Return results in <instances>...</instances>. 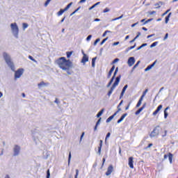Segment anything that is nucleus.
<instances>
[{
    "label": "nucleus",
    "instance_id": "1",
    "mask_svg": "<svg viewBox=\"0 0 178 178\" xmlns=\"http://www.w3.org/2000/svg\"><path fill=\"white\" fill-rule=\"evenodd\" d=\"M56 63L60 69L66 72L68 76H71L73 73L72 70L73 68V63L70 60H67L65 57H60L56 60Z\"/></svg>",
    "mask_w": 178,
    "mask_h": 178
},
{
    "label": "nucleus",
    "instance_id": "2",
    "mask_svg": "<svg viewBox=\"0 0 178 178\" xmlns=\"http://www.w3.org/2000/svg\"><path fill=\"white\" fill-rule=\"evenodd\" d=\"M3 59L6 60V63H7L8 66H9V67H10V69H11V70H13V72H15V65L13 64V62H12L10 56H9V54H8V53L3 52Z\"/></svg>",
    "mask_w": 178,
    "mask_h": 178
},
{
    "label": "nucleus",
    "instance_id": "3",
    "mask_svg": "<svg viewBox=\"0 0 178 178\" xmlns=\"http://www.w3.org/2000/svg\"><path fill=\"white\" fill-rule=\"evenodd\" d=\"M10 27L14 37H15V38H19V26H17V24H16V22L12 23Z\"/></svg>",
    "mask_w": 178,
    "mask_h": 178
},
{
    "label": "nucleus",
    "instance_id": "4",
    "mask_svg": "<svg viewBox=\"0 0 178 178\" xmlns=\"http://www.w3.org/2000/svg\"><path fill=\"white\" fill-rule=\"evenodd\" d=\"M159 136V126L156 127L150 134V138L158 137Z\"/></svg>",
    "mask_w": 178,
    "mask_h": 178
},
{
    "label": "nucleus",
    "instance_id": "5",
    "mask_svg": "<svg viewBox=\"0 0 178 178\" xmlns=\"http://www.w3.org/2000/svg\"><path fill=\"white\" fill-rule=\"evenodd\" d=\"M24 72V69H19L18 70H17L15 74V79H20V77H22V76L23 75Z\"/></svg>",
    "mask_w": 178,
    "mask_h": 178
},
{
    "label": "nucleus",
    "instance_id": "6",
    "mask_svg": "<svg viewBox=\"0 0 178 178\" xmlns=\"http://www.w3.org/2000/svg\"><path fill=\"white\" fill-rule=\"evenodd\" d=\"M14 156H17L20 154V146L15 145L13 148Z\"/></svg>",
    "mask_w": 178,
    "mask_h": 178
},
{
    "label": "nucleus",
    "instance_id": "7",
    "mask_svg": "<svg viewBox=\"0 0 178 178\" xmlns=\"http://www.w3.org/2000/svg\"><path fill=\"white\" fill-rule=\"evenodd\" d=\"M127 63H128V65L129 66V67H131V66H133V65H134V63H136V58H134V57H130L128 59Z\"/></svg>",
    "mask_w": 178,
    "mask_h": 178
},
{
    "label": "nucleus",
    "instance_id": "8",
    "mask_svg": "<svg viewBox=\"0 0 178 178\" xmlns=\"http://www.w3.org/2000/svg\"><path fill=\"white\" fill-rule=\"evenodd\" d=\"M120 77L121 76L120 75L115 79V81L112 86L113 88H116V87L119 86V83H120Z\"/></svg>",
    "mask_w": 178,
    "mask_h": 178
},
{
    "label": "nucleus",
    "instance_id": "9",
    "mask_svg": "<svg viewBox=\"0 0 178 178\" xmlns=\"http://www.w3.org/2000/svg\"><path fill=\"white\" fill-rule=\"evenodd\" d=\"M112 172H113V165H110L107 168L106 176H110V175L112 174Z\"/></svg>",
    "mask_w": 178,
    "mask_h": 178
},
{
    "label": "nucleus",
    "instance_id": "10",
    "mask_svg": "<svg viewBox=\"0 0 178 178\" xmlns=\"http://www.w3.org/2000/svg\"><path fill=\"white\" fill-rule=\"evenodd\" d=\"M134 158L133 156H131L129 158V162L128 165L131 169H134V165H133Z\"/></svg>",
    "mask_w": 178,
    "mask_h": 178
},
{
    "label": "nucleus",
    "instance_id": "11",
    "mask_svg": "<svg viewBox=\"0 0 178 178\" xmlns=\"http://www.w3.org/2000/svg\"><path fill=\"white\" fill-rule=\"evenodd\" d=\"M162 108H163V106H162V104L159 105L156 109V111L153 113V116H156V115H158V113L162 109Z\"/></svg>",
    "mask_w": 178,
    "mask_h": 178
},
{
    "label": "nucleus",
    "instance_id": "12",
    "mask_svg": "<svg viewBox=\"0 0 178 178\" xmlns=\"http://www.w3.org/2000/svg\"><path fill=\"white\" fill-rule=\"evenodd\" d=\"M127 87H129V86L125 85L124 86V88H122V90L120 96V99H122L123 98V95H124V93L126 92V90H127Z\"/></svg>",
    "mask_w": 178,
    "mask_h": 178
},
{
    "label": "nucleus",
    "instance_id": "13",
    "mask_svg": "<svg viewBox=\"0 0 178 178\" xmlns=\"http://www.w3.org/2000/svg\"><path fill=\"white\" fill-rule=\"evenodd\" d=\"M156 64V60H155L152 65L147 66L145 69V72H148V71L151 70V69H152V67H154V66H155Z\"/></svg>",
    "mask_w": 178,
    "mask_h": 178
},
{
    "label": "nucleus",
    "instance_id": "14",
    "mask_svg": "<svg viewBox=\"0 0 178 178\" xmlns=\"http://www.w3.org/2000/svg\"><path fill=\"white\" fill-rule=\"evenodd\" d=\"M83 58H82V63H86V62H88V56H87V54H84V52L83 51Z\"/></svg>",
    "mask_w": 178,
    "mask_h": 178
},
{
    "label": "nucleus",
    "instance_id": "15",
    "mask_svg": "<svg viewBox=\"0 0 178 178\" xmlns=\"http://www.w3.org/2000/svg\"><path fill=\"white\" fill-rule=\"evenodd\" d=\"M115 70V65H113V67H111V69L110 70L108 74V79L111 78V76H112V73H113V71Z\"/></svg>",
    "mask_w": 178,
    "mask_h": 178
},
{
    "label": "nucleus",
    "instance_id": "16",
    "mask_svg": "<svg viewBox=\"0 0 178 178\" xmlns=\"http://www.w3.org/2000/svg\"><path fill=\"white\" fill-rule=\"evenodd\" d=\"M126 116H127V113L123 114L121 116L120 119L117 121V123H122V122H123V120H124V118H126Z\"/></svg>",
    "mask_w": 178,
    "mask_h": 178
},
{
    "label": "nucleus",
    "instance_id": "17",
    "mask_svg": "<svg viewBox=\"0 0 178 178\" xmlns=\"http://www.w3.org/2000/svg\"><path fill=\"white\" fill-rule=\"evenodd\" d=\"M145 108V104H143V106L139 108L136 113L135 115H140V113H141V112H143V111L144 110V108Z\"/></svg>",
    "mask_w": 178,
    "mask_h": 178
},
{
    "label": "nucleus",
    "instance_id": "18",
    "mask_svg": "<svg viewBox=\"0 0 178 178\" xmlns=\"http://www.w3.org/2000/svg\"><path fill=\"white\" fill-rule=\"evenodd\" d=\"M116 116V113H114L113 115L110 116L106 120V123H109V122H111L112 120V119H113V118H115Z\"/></svg>",
    "mask_w": 178,
    "mask_h": 178
},
{
    "label": "nucleus",
    "instance_id": "19",
    "mask_svg": "<svg viewBox=\"0 0 178 178\" xmlns=\"http://www.w3.org/2000/svg\"><path fill=\"white\" fill-rule=\"evenodd\" d=\"M172 15V13H170L167 17H165V24L169 23V19H170V16Z\"/></svg>",
    "mask_w": 178,
    "mask_h": 178
},
{
    "label": "nucleus",
    "instance_id": "20",
    "mask_svg": "<svg viewBox=\"0 0 178 178\" xmlns=\"http://www.w3.org/2000/svg\"><path fill=\"white\" fill-rule=\"evenodd\" d=\"M65 12H66V10H65V8L60 9V11L58 12L57 15H58V16H62V15H63V13H65Z\"/></svg>",
    "mask_w": 178,
    "mask_h": 178
},
{
    "label": "nucleus",
    "instance_id": "21",
    "mask_svg": "<svg viewBox=\"0 0 178 178\" xmlns=\"http://www.w3.org/2000/svg\"><path fill=\"white\" fill-rule=\"evenodd\" d=\"M102 140H100L99 147H98V154L101 155V148H102Z\"/></svg>",
    "mask_w": 178,
    "mask_h": 178
},
{
    "label": "nucleus",
    "instance_id": "22",
    "mask_svg": "<svg viewBox=\"0 0 178 178\" xmlns=\"http://www.w3.org/2000/svg\"><path fill=\"white\" fill-rule=\"evenodd\" d=\"M105 111V108H102L97 115V118H99L100 116H102V113Z\"/></svg>",
    "mask_w": 178,
    "mask_h": 178
},
{
    "label": "nucleus",
    "instance_id": "23",
    "mask_svg": "<svg viewBox=\"0 0 178 178\" xmlns=\"http://www.w3.org/2000/svg\"><path fill=\"white\" fill-rule=\"evenodd\" d=\"M140 35H141V33L138 32V35L132 40L130 41V43L131 44L132 42H134V41H136V39L138 38Z\"/></svg>",
    "mask_w": 178,
    "mask_h": 178
},
{
    "label": "nucleus",
    "instance_id": "24",
    "mask_svg": "<svg viewBox=\"0 0 178 178\" xmlns=\"http://www.w3.org/2000/svg\"><path fill=\"white\" fill-rule=\"evenodd\" d=\"M168 159L170 161V163H172V161L173 159V154H172V153L168 154Z\"/></svg>",
    "mask_w": 178,
    "mask_h": 178
},
{
    "label": "nucleus",
    "instance_id": "25",
    "mask_svg": "<svg viewBox=\"0 0 178 178\" xmlns=\"http://www.w3.org/2000/svg\"><path fill=\"white\" fill-rule=\"evenodd\" d=\"M114 90H115V88H113L111 86V90L108 92V96L111 97V95H112V92H113Z\"/></svg>",
    "mask_w": 178,
    "mask_h": 178
},
{
    "label": "nucleus",
    "instance_id": "26",
    "mask_svg": "<svg viewBox=\"0 0 178 178\" xmlns=\"http://www.w3.org/2000/svg\"><path fill=\"white\" fill-rule=\"evenodd\" d=\"M142 102H143V98H140L139 101L138 102V103L136 104V108H140Z\"/></svg>",
    "mask_w": 178,
    "mask_h": 178
},
{
    "label": "nucleus",
    "instance_id": "27",
    "mask_svg": "<svg viewBox=\"0 0 178 178\" xmlns=\"http://www.w3.org/2000/svg\"><path fill=\"white\" fill-rule=\"evenodd\" d=\"M97 60V57L92 59V67H95V61Z\"/></svg>",
    "mask_w": 178,
    "mask_h": 178
},
{
    "label": "nucleus",
    "instance_id": "28",
    "mask_svg": "<svg viewBox=\"0 0 178 178\" xmlns=\"http://www.w3.org/2000/svg\"><path fill=\"white\" fill-rule=\"evenodd\" d=\"M72 5H73V2L70 3L64 9V10L67 11L69 10V9L70 8V6H72Z\"/></svg>",
    "mask_w": 178,
    "mask_h": 178
},
{
    "label": "nucleus",
    "instance_id": "29",
    "mask_svg": "<svg viewBox=\"0 0 178 178\" xmlns=\"http://www.w3.org/2000/svg\"><path fill=\"white\" fill-rule=\"evenodd\" d=\"M39 88H41V87H44V86H47V83H45L44 81L40 82L38 84Z\"/></svg>",
    "mask_w": 178,
    "mask_h": 178
},
{
    "label": "nucleus",
    "instance_id": "30",
    "mask_svg": "<svg viewBox=\"0 0 178 178\" xmlns=\"http://www.w3.org/2000/svg\"><path fill=\"white\" fill-rule=\"evenodd\" d=\"M101 3V2H97L95 4H94L93 6H92L90 8L89 10H91L92 9H94V8H95V6H98V5H99Z\"/></svg>",
    "mask_w": 178,
    "mask_h": 178
},
{
    "label": "nucleus",
    "instance_id": "31",
    "mask_svg": "<svg viewBox=\"0 0 178 178\" xmlns=\"http://www.w3.org/2000/svg\"><path fill=\"white\" fill-rule=\"evenodd\" d=\"M140 61L138 60V61L136 63V64L133 67V68H132V72H133L135 69H136L137 67H138V65H140Z\"/></svg>",
    "mask_w": 178,
    "mask_h": 178
},
{
    "label": "nucleus",
    "instance_id": "32",
    "mask_svg": "<svg viewBox=\"0 0 178 178\" xmlns=\"http://www.w3.org/2000/svg\"><path fill=\"white\" fill-rule=\"evenodd\" d=\"M147 92H148V89H145V90L143 92L142 96L140 97V98H142V100L144 99V97H145V95H147Z\"/></svg>",
    "mask_w": 178,
    "mask_h": 178
},
{
    "label": "nucleus",
    "instance_id": "33",
    "mask_svg": "<svg viewBox=\"0 0 178 178\" xmlns=\"http://www.w3.org/2000/svg\"><path fill=\"white\" fill-rule=\"evenodd\" d=\"M147 43H144L141 46H140L139 47H138L136 49V51H140V49H141V48H144V47H147Z\"/></svg>",
    "mask_w": 178,
    "mask_h": 178
},
{
    "label": "nucleus",
    "instance_id": "34",
    "mask_svg": "<svg viewBox=\"0 0 178 178\" xmlns=\"http://www.w3.org/2000/svg\"><path fill=\"white\" fill-rule=\"evenodd\" d=\"M27 27H29V24L27 23H23L22 24L23 30H26V29H27Z\"/></svg>",
    "mask_w": 178,
    "mask_h": 178
},
{
    "label": "nucleus",
    "instance_id": "35",
    "mask_svg": "<svg viewBox=\"0 0 178 178\" xmlns=\"http://www.w3.org/2000/svg\"><path fill=\"white\" fill-rule=\"evenodd\" d=\"M67 58H70L72 55H73V51H67Z\"/></svg>",
    "mask_w": 178,
    "mask_h": 178
},
{
    "label": "nucleus",
    "instance_id": "36",
    "mask_svg": "<svg viewBox=\"0 0 178 178\" xmlns=\"http://www.w3.org/2000/svg\"><path fill=\"white\" fill-rule=\"evenodd\" d=\"M108 37L104 38L100 43V45H104V44H105V42H106V41H108Z\"/></svg>",
    "mask_w": 178,
    "mask_h": 178
},
{
    "label": "nucleus",
    "instance_id": "37",
    "mask_svg": "<svg viewBox=\"0 0 178 178\" xmlns=\"http://www.w3.org/2000/svg\"><path fill=\"white\" fill-rule=\"evenodd\" d=\"M158 45V42H154L150 45V48H154V47H156Z\"/></svg>",
    "mask_w": 178,
    "mask_h": 178
},
{
    "label": "nucleus",
    "instance_id": "38",
    "mask_svg": "<svg viewBox=\"0 0 178 178\" xmlns=\"http://www.w3.org/2000/svg\"><path fill=\"white\" fill-rule=\"evenodd\" d=\"M72 159V153L70 152L69 156H68V165H70V160Z\"/></svg>",
    "mask_w": 178,
    "mask_h": 178
},
{
    "label": "nucleus",
    "instance_id": "39",
    "mask_svg": "<svg viewBox=\"0 0 178 178\" xmlns=\"http://www.w3.org/2000/svg\"><path fill=\"white\" fill-rule=\"evenodd\" d=\"M51 0H47L46 2L44 3V7L47 8L48 5H49V3L51 2Z\"/></svg>",
    "mask_w": 178,
    "mask_h": 178
},
{
    "label": "nucleus",
    "instance_id": "40",
    "mask_svg": "<svg viewBox=\"0 0 178 178\" xmlns=\"http://www.w3.org/2000/svg\"><path fill=\"white\" fill-rule=\"evenodd\" d=\"M108 33H112V31H106L103 35H102V37H106V34H108Z\"/></svg>",
    "mask_w": 178,
    "mask_h": 178
},
{
    "label": "nucleus",
    "instance_id": "41",
    "mask_svg": "<svg viewBox=\"0 0 178 178\" xmlns=\"http://www.w3.org/2000/svg\"><path fill=\"white\" fill-rule=\"evenodd\" d=\"M119 71V67H116L115 70V72L113 74V76L114 77L116 76V74H118V72Z\"/></svg>",
    "mask_w": 178,
    "mask_h": 178
},
{
    "label": "nucleus",
    "instance_id": "42",
    "mask_svg": "<svg viewBox=\"0 0 178 178\" xmlns=\"http://www.w3.org/2000/svg\"><path fill=\"white\" fill-rule=\"evenodd\" d=\"M111 137V133H108L106 136V138H105V142L106 143V140H108V138H109Z\"/></svg>",
    "mask_w": 178,
    "mask_h": 178
},
{
    "label": "nucleus",
    "instance_id": "43",
    "mask_svg": "<svg viewBox=\"0 0 178 178\" xmlns=\"http://www.w3.org/2000/svg\"><path fill=\"white\" fill-rule=\"evenodd\" d=\"M169 114L168 113V111H164V118L167 119Z\"/></svg>",
    "mask_w": 178,
    "mask_h": 178
},
{
    "label": "nucleus",
    "instance_id": "44",
    "mask_svg": "<svg viewBox=\"0 0 178 178\" xmlns=\"http://www.w3.org/2000/svg\"><path fill=\"white\" fill-rule=\"evenodd\" d=\"M99 41H101V40L99 38H97L95 42L93 43V45H97V44H98V42H99Z\"/></svg>",
    "mask_w": 178,
    "mask_h": 178
},
{
    "label": "nucleus",
    "instance_id": "45",
    "mask_svg": "<svg viewBox=\"0 0 178 178\" xmlns=\"http://www.w3.org/2000/svg\"><path fill=\"white\" fill-rule=\"evenodd\" d=\"M51 177V172H49V170H47V178Z\"/></svg>",
    "mask_w": 178,
    "mask_h": 178
},
{
    "label": "nucleus",
    "instance_id": "46",
    "mask_svg": "<svg viewBox=\"0 0 178 178\" xmlns=\"http://www.w3.org/2000/svg\"><path fill=\"white\" fill-rule=\"evenodd\" d=\"M91 38H92V35H89L86 38V41H90Z\"/></svg>",
    "mask_w": 178,
    "mask_h": 178
},
{
    "label": "nucleus",
    "instance_id": "47",
    "mask_svg": "<svg viewBox=\"0 0 178 178\" xmlns=\"http://www.w3.org/2000/svg\"><path fill=\"white\" fill-rule=\"evenodd\" d=\"M161 5H162V2H159L158 3H156L155 6H157L156 8H161Z\"/></svg>",
    "mask_w": 178,
    "mask_h": 178
},
{
    "label": "nucleus",
    "instance_id": "48",
    "mask_svg": "<svg viewBox=\"0 0 178 178\" xmlns=\"http://www.w3.org/2000/svg\"><path fill=\"white\" fill-rule=\"evenodd\" d=\"M169 12H170V9L167 10L166 12H165V13L162 15V16H165V15H168V13H169Z\"/></svg>",
    "mask_w": 178,
    "mask_h": 178
},
{
    "label": "nucleus",
    "instance_id": "49",
    "mask_svg": "<svg viewBox=\"0 0 178 178\" xmlns=\"http://www.w3.org/2000/svg\"><path fill=\"white\" fill-rule=\"evenodd\" d=\"M109 8H106L104 10V13H107V12H109Z\"/></svg>",
    "mask_w": 178,
    "mask_h": 178
},
{
    "label": "nucleus",
    "instance_id": "50",
    "mask_svg": "<svg viewBox=\"0 0 178 178\" xmlns=\"http://www.w3.org/2000/svg\"><path fill=\"white\" fill-rule=\"evenodd\" d=\"M136 47V44L135 43L134 46L129 47V50L134 49V47Z\"/></svg>",
    "mask_w": 178,
    "mask_h": 178
},
{
    "label": "nucleus",
    "instance_id": "51",
    "mask_svg": "<svg viewBox=\"0 0 178 178\" xmlns=\"http://www.w3.org/2000/svg\"><path fill=\"white\" fill-rule=\"evenodd\" d=\"M168 37H169V34L166 33L164 38H163V40L165 41V40H168Z\"/></svg>",
    "mask_w": 178,
    "mask_h": 178
},
{
    "label": "nucleus",
    "instance_id": "52",
    "mask_svg": "<svg viewBox=\"0 0 178 178\" xmlns=\"http://www.w3.org/2000/svg\"><path fill=\"white\" fill-rule=\"evenodd\" d=\"M120 42H115L113 43V47H116V45H119Z\"/></svg>",
    "mask_w": 178,
    "mask_h": 178
},
{
    "label": "nucleus",
    "instance_id": "53",
    "mask_svg": "<svg viewBox=\"0 0 178 178\" xmlns=\"http://www.w3.org/2000/svg\"><path fill=\"white\" fill-rule=\"evenodd\" d=\"M120 111H122V108H118V111L115 113V115H118V113H119V112H120Z\"/></svg>",
    "mask_w": 178,
    "mask_h": 178
},
{
    "label": "nucleus",
    "instance_id": "54",
    "mask_svg": "<svg viewBox=\"0 0 178 178\" xmlns=\"http://www.w3.org/2000/svg\"><path fill=\"white\" fill-rule=\"evenodd\" d=\"M29 58L31 59V60H33V62H35V59L31 56H29Z\"/></svg>",
    "mask_w": 178,
    "mask_h": 178
},
{
    "label": "nucleus",
    "instance_id": "55",
    "mask_svg": "<svg viewBox=\"0 0 178 178\" xmlns=\"http://www.w3.org/2000/svg\"><path fill=\"white\" fill-rule=\"evenodd\" d=\"M77 176H79V170H76V175L74 178H77Z\"/></svg>",
    "mask_w": 178,
    "mask_h": 178
},
{
    "label": "nucleus",
    "instance_id": "56",
    "mask_svg": "<svg viewBox=\"0 0 178 178\" xmlns=\"http://www.w3.org/2000/svg\"><path fill=\"white\" fill-rule=\"evenodd\" d=\"M117 62H119V58L114 59L113 63H117Z\"/></svg>",
    "mask_w": 178,
    "mask_h": 178
},
{
    "label": "nucleus",
    "instance_id": "57",
    "mask_svg": "<svg viewBox=\"0 0 178 178\" xmlns=\"http://www.w3.org/2000/svg\"><path fill=\"white\" fill-rule=\"evenodd\" d=\"M100 123H101V118H99V119L97 120V123H96V126H98Z\"/></svg>",
    "mask_w": 178,
    "mask_h": 178
},
{
    "label": "nucleus",
    "instance_id": "58",
    "mask_svg": "<svg viewBox=\"0 0 178 178\" xmlns=\"http://www.w3.org/2000/svg\"><path fill=\"white\" fill-rule=\"evenodd\" d=\"M84 137V132L82 133L80 138V143H81V140H83V138Z\"/></svg>",
    "mask_w": 178,
    "mask_h": 178
},
{
    "label": "nucleus",
    "instance_id": "59",
    "mask_svg": "<svg viewBox=\"0 0 178 178\" xmlns=\"http://www.w3.org/2000/svg\"><path fill=\"white\" fill-rule=\"evenodd\" d=\"M166 134H168V131H164V134L162 135V137H166Z\"/></svg>",
    "mask_w": 178,
    "mask_h": 178
},
{
    "label": "nucleus",
    "instance_id": "60",
    "mask_svg": "<svg viewBox=\"0 0 178 178\" xmlns=\"http://www.w3.org/2000/svg\"><path fill=\"white\" fill-rule=\"evenodd\" d=\"M151 20H152V19H147V21H145L144 22V24H147V23H149V22H151Z\"/></svg>",
    "mask_w": 178,
    "mask_h": 178
},
{
    "label": "nucleus",
    "instance_id": "61",
    "mask_svg": "<svg viewBox=\"0 0 178 178\" xmlns=\"http://www.w3.org/2000/svg\"><path fill=\"white\" fill-rule=\"evenodd\" d=\"M115 80V76H113V77L111 78L110 83H113V81Z\"/></svg>",
    "mask_w": 178,
    "mask_h": 178
},
{
    "label": "nucleus",
    "instance_id": "62",
    "mask_svg": "<svg viewBox=\"0 0 178 178\" xmlns=\"http://www.w3.org/2000/svg\"><path fill=\"white\" fill-rule=\"evenodd\" d=\"M137 24H138V22H136V23H135V24H133L131 25V27H136V26H137Z\"/></svg>",
    "mask_w": 178,
    "mask_h": 178
},
{
    "label": "nucleus",
    "instance_id": "63",
    "mask_svg": "<svg viewBox=\"0 0 178 178\" xmlns=\"http://www.w3.org/2000/svg\"><path fill=\"white\" fill-rule=\"evenodd\" d=\"M86 1L87 0H81L79 3H84V2H86Z\"/></svg>",
    "mask_w": 178,
    "mask_h": 178
},
{
    "label": "nucleus",
    "instance_id": "64",
    "mask_svg": "<svg viewBox=\"0 0 178 178\" xmlns=\"http://www.w3.org/2000/svg\"><path fill=\"white\" fill-rule=\"evenodd\" d=\"M129 51H130L129 47L127 48L125 50V53L127 54V52H129Z\"/></svg>",
    "mask_w": 178,
    "mask_h": 178
}]
</instances>
